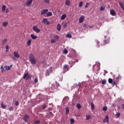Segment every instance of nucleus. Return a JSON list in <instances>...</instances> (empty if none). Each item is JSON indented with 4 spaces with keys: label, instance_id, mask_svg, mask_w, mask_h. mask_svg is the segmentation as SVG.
Masks as SVG:
<instances>
[{
    "label": "nucleus",
    "instance_id": "1",
    "mask_svg": "<svg viewBox=\"0 0 124 124\" xmlns=\"http://www.w3.org/2000/svg\"><path fill=\"white\" fill-rule=\"evenodd\" d=\"M29 60L31 63V64H33V65H34V64L36 63V60H35V58H34L33 54H31L30 55Z\"/></svg>",
    "mask_w": 124,
    "mask_h": 124
},
{
    "label": "nucleus",
    "instance_id": "2",
    "mask_svg": "<svg viewBox=\"0 0 124 124\" xmlns=\"http://www.w3.org/2000/svg\"><path fill=\"white\" fill-rule=\"evenodd\" d=\"M54 39H51V43L54 44V43H56V42H57V41H58V40H59V39H60V37L58 35H56L54 36Z\"/></svg>",
    "mask_w": 124,
    "mask_h": 124
},
{
    "label": "nucleus",
    "instance_id": "3",
    "mask_svg": "<svg viewBox=\"0 0 124 124\" xmlns=\"http://www.w3.org/2000/svg\"><path fill=\"white\" fill-rule=\"evenodd\" d=\"M23 79H26V80H29L31 78V76L29 75V73H26L23 75Z\"/></svg>",
    "mask_w": 124,
    "mask_h": 124
},
{
    "label": "nucleus",
    "instance_id": "4",
    "mask_svg": "<svg viewBox=\"0 0 124 124\" xmlns=\"http://www.w3.org/2000/svg\"><path fill=\"white\" fill-rule=\"evenodd\" d=\"M33 31H35V32H36V33H39V32H40V30L39 29L37 28V26H34L33 27Z\"/></svg>",
    "mask_w": 124,
    "mask_h": 124
},
{
    "label": "nucleus",
    "instance_id": "5",
    "mask_svg": "<svg viewBox=\"0 0 124 124\" xmlns=\"http://www.w3.org/2000/svg\"><path fill=\"white\" fill-rule=\"evenodd\" d=\"M84 20H85V16H81L79 18V24L83 23V22H84Z\"/></svg>",
    "mask_w": 124,
    "mask_h": 124
},
{
    "label": "nucleus",
    "instance_id": "6",
    "mask_svg": "<svg viewBox=\"0 0 124 124\" xmlns=\"http://www.w3.org/2000/svg\"><path fill=\"white\" fill-rule=\"evenodd\" d=\"M100 69V67L98 65H96L93 66L94 71H98Z\"/></svg>",
    "mask_w": 124,
    "mask_h": 124
},
{
    "label": "nucleus",
    "instance_id": "7",
    "mask_svg": "<svg viewBox=\"0 0 124 124\" xmlns=\"http://www.w3.org/2000/svg\"><path fill=\"white\" fill-rule=\"evenodd\" d=\"M43 23H44V24H46V26L50 25V22L48 21L47 18H44L43 20Z\"/></svg>",
    "mask_w": 124,
    "mask_h": 124
},
{
    "label": "nucleus",
    "instance_id": "8",
    "mask_svg": "<svg viewBox=\"0 0 124 124\" xmlns=\"http://www.w3.org/2000/svg\"><path fill=\"white\" fill-rule=\"evenodd\" d=\"M48 11H49V10L47 9H44L41 12V15H45V14H47Z\"/></svg>",
    "mask_w": 124,
    "mask_h": 124
},
{
    "label": "nucleus",
    "instance_id": "9",
    "mask_svg": "<svg viewBox=\"0 0 124 124\" xmlns=\"http://www.w3.org/2000/svg\"><path fill=\"white\" fill-rule=\"evenodd\" d=\"M33 0H28L26 2V5L27 6H30L32 3V1Z\"/></svg>",
    "mask_w": 124,
    "mask_h": 124
},
{
    "label": "nucleus",
    "instance_id": "10",
    "mask_svg": "<svg viewBox=\"0 0 124 124\" xmlns=\"http://www.w3.org/2000/svg\"><path fill=\"white\" fill-rule=\"evenodd\" d=\"M109 123V117H108V115H107L105 117V118L103 120V123Z\"/></svg>",
    "mask_w": 124,
    "mask_h": 124
},
{
    "label": "nucleus",
    "instance_id": "11",
    "mask_svg": "<svg viewBox=\"0 0 124 124\" xmlns=\"http://www.w3.org/2000/svg\"><path fill=\"white\" fill-rule=\"evenodd\" d=\"M14 56L16 57V58H20V54H19V53L16 51L14 52Z\"/></svg>",
    "mask_w": 124,
    "mask_h": 124
},
{
    "label": "nucleus",
    "instance_id": "12",
    "mask_svg": "<svg viewBox=\"0 0 124 124\" xmlns=\"http://www.w3.org/2000/svg\"><path fill=\"white\" fill-rule=\"evenodd\" d=\"M110 14L111 15H112V16H115L116 13V12L115 11V10L111 9L110 10Z\"/></svg>",
    "mask_w": 124,
    "mask_h": 124
},
{
    "label": "nucleus",
    "instance_id": "13",
    "mask_svg": "<svg viewBox=\"0 0 124 124\" xmlns=\"http://www.w3.org/2000/svg\"><path fill=\"white\" fill-rule=\"evenodd\" d=\"M13 65H10V66H4V68H5V70H10V68H11V67H12Z\"/></svg>",
    "mask_w": 124,
    "mask_h": 124
},
{
    "label": "nucleus",
    "instance_id": "14",
    "mask_svg": "<svg viewBox=\"0 0 124 124\" xmlns=\"http://www.w3.org/2000/svg\"><path fill=\"white\" fill-rule=\"evenodd\" d=\"M53 14L51 12H48L46 14V17H51V16H52Z\"/></svg>",
    "mask_w": 124,
    "mask_h": 124
},
{
    "label": "nucleus",
    "instance_id": "15",
    "mask_svg": "<svg viewBox=\"0 0 124 124\" xmlns=\"http://www.w3.org/2000/svg\"><path fill=\"white\" fill-rule=\"evenodd\" d=\"M65 3V5H67V6H69V5H70V0H66Z\"/></svg>",
    "mask_w": 124,
    "mask_h": 124
},
{
    "label": "nucleus",
    "instance_id": "16",
    "mask_svg": "<svg viewBox=\"0 0 124 124\" xmlns=\"http://www.w3.org/2000/svg\"><path fill=\"white\" fill-rule=\"evenodd\" d=\"M28 119H29V115H26L23 118V120L24 121V122H28Z\"/></svg>",
    "mask_w": 124,
    "mask_h": 124
},
{
    "label": "nucleus",
    "instance_id": "17",
    "mask_svg": "<svg viewBox=\"0 0 124 124\" xmlns=\"http://www.w3.org/2000/svg\"><path fill=\"white\" fill-rule=\"evenodd\" d=\"M119 5L123 10L124 11V4L122 2H119Z\"/></svg>",
    "mask_w": 124,
    "mask_h": 124
},
{
    "label": "nucleus",
    "instance_id": "18",
    "mask_svg": "<svg viewBox=\"0 0 124 124\" xmlns=\"http://www.w3.org/2000/svg\"><path fill=\"white\" fill-rule=\"evenodd\" d=\"M31 39L29 40L27 43V46H31Z\"/></svg>",
    "mask_w": 124,
    "mask_h": 124
},
{
    "label": "nucleus",
    "instance_id": "19",
    "mask_svg": "<svg viewBox=\"0 0 124 124\" xmlns=\"http://www.w3.org/2000/svg\"><path fill=\"white\" fill-rule=\"evenodd\" d=\"M65 110L66 111V115H68V113H69V108H68V107H66L65 108Z\"/></svg>",
    "mask_w": 124,
    "mask_h": 124
},
{
    "label": "nucleus",
    "instance_id": "20",
    "mask_svg": "<svg viewBox=\"0 0 124 124\" xmlns=\"http://www.w3.org/2000/svg\"><path fill=\"white\" fill-rule=\"evenodd\" d=\"M31 37L32 39H33V40L36 39V38H37V36L34 35V34H31Z\"/></svg>",
    "mask_w": 124,
    "mask_h": 124
},
{
    "label": "nucleus",
    "instance_id": "21",
    "mask_svg": "<svg viewBox=\"0 0 124 124\" xmlns=\"http://www.w3.org/2000/svg\"><path fill=\"white\" fill-rule=\"evenodd\" d=\"M92 118V115H86V120H87V121L91 119V118Z\"/></svg>",
    "mask_w": 124,
    "mask_h": 124
},
{
    "label": "nucleus",
    "instance_id": "22",
    "mask_svg": "<svg viewBox=\"0 0 124 124\" xmlns=\"http://www.w3.org/2000/svg\"><path fill=\"white\" fill-rule=\"evenodd\" d=\"M7 42V39H4V40H2V45H4L5 43Z\"/></svg>",
    "mask_w": 124,
    "mask_h": 124
},
{
    "label": "nucleus",
    "instance_id": "23",
    "mask_svg": "<svg viewBox=\"0 0 124 124\" xmlns=\"http://www.w3.org/2000/svg\"><path fill=\"white\" fill-rule=\"evenodd\" d=\"M105 9V6L103 5L100 8V11H103Z\"/></svg>",
    "mask_w": 124,
    "mask_h": 124
},
{
    "label": "nucleus",
    "instance_id": "24",
    "mask_svg": "<svg viewBox=\"0 0 124 124\" xmlns=\"http://www.w3.org/2000/svg\"><path fill=\"white\" fill-rule=\"evenodd\" d=\"M1 107L2 109H5L6 108V105H5L3 103H2L1 104Z\"/></svg>",
    "mask_w": 124,
    "mask_h": 124
},
{
    "label": "nucleus",
    "instance_id": "25",
    "mask_svg": "<svg viewBox=\"0 0 124 124\" xmlns=\"http://www.w3.org/2000/svg\"><path fill=\"white\" fill-rule=\"evenodd\" d=\"M65 18H66V15L65 14L62 15L61 16V20H64Z\"/></svg>",
    "mask_w": 124,
    "mask_h": 124
},
{
    "label": "nucleus",
    "instance_id": "26",
    "mask_svg": "<svg viewBox=\"0 0 124 124\" xmlns=\"http://www.w3.org/2000/svg\"><path fill=\"white\" fill-rule=\"evenodd\" d=\"M8 25V22L6 21L2 23V26L3 27H6Z\"/></svg>",
    "mask_w": 124,
    "mask_h": 124
},
{
    "label": "nucleus",
    "instance_id": "27",
    "mask_svg": "<svg viewBox=\"0 0 124 124\" xmlns=\"http://www.w3.org/2000/svg\"><path fill=\"white\" fill-rule=\"evenodd\" d=\"M62 26H61V24H58L57 25V30L58 31H60L61 30Z\"/></svg>",
    "mask_w": 124,
    "mask_h": 124
},
{
    "label": "nucleus",
    "instance_id": "28",
    "mask_svg": "<svg viewBox=\"0 0 124 124\" xmlns=\"http://www.w3.org/2000/svg\"><path fill=\"white\" fill-rule=\"evenodd\" d=\"M108 82L109 84H112L113 83V79L111 78H108Z\"/></svg>",
    "mask_w": 124,
    "mask_h": 124
},
{
    "label": "nucleus",
    "instance_id": "29",
    "mask_svg": "<svg viewBox=\"0 0 124 124\" xmlns=\"http://www.w3.org/2000/svg\"><path fill=\"white\" fill-rule=\"evenodd\" d=\"M5 9H6V6L4 5L2 6V11L4 12V11H5Z\"/></svg>",
    "mask_w": 124,
    "mask_h": 124
},
{
    "label": "nucleus",
    "instance_id": "30",
    "mask_svg": "<svg viewBox=\"0 0 124 124\" xmlns=\"http://www.w3.org/2000/svg\"><path fill=\"white\" fill-rule=\"evenodd\" d=\"M48 115L49 118H51L52 117H53V113L51 111L49 112Z\"/></svg>",
    "mask_w": 124,
    "mask_h": 124
},
{
    "label": "nucleus",
    "instance_id": "31",
    "mask_svg": "<svg viewBox=\"0 0 124 124\" xmlns=\"http://www.w3.org/2000/svg\"><path fill=\"white\" fill-rule=\"evenodd\" d=\"M77 108H78V109H81L82 106H81V105H80V104H78L77 105Z\"/></svg>",
    "mask_w": 124,
    "mask_h": 124
},
{
    "label": "nucleus",
    "instance_id": "32",
    "mask_svg": "<svg viewBox=\"0 0 124 124\" xmlns=\"http://www.w3.org/2000/svg\"><path fill=\"white\" fill-rule=\"evenodd\" d=\"M91 109L92 110H94V105L93 103H91Z\"/></svg>",
    "mask_w": 124,
    "mask_h": 124
},
{
    "label": "nucleus",
    "instance_id": "33",
    "mask_svg": "<svg viewBox=\"0 0 124 124\" xmlns=\"http://www.w3.org/2000/svg\"><path fill=\"white\" fill-rule=\"evenodd\" d=\"M0 69H1V71L2 72V73H3V72H4V71H5V69L4 70V69L3 68V67L2 66H1L0 67Z\"/></svg>",
    "mask_w": 124,
    "mask_h": 124
},
{
    "label": "nucleus",
    "instance_id": "34",
    "mask_svg": "<svg viewBox=\"0 0 124 124\" xmlns=\"http://www.w3.org/2000/svg\"><path fill=\"white\" fill-rule=\"evenodd\" d=\"M82 5H83V1H81L78 4V7H82Z\"/></svg>",
    "mask_w": 124,
    "mask_h": 124
},
{
    "label": "nucleus",
    "instance_id": "35",
    "mask_svg": "<svg viewBox=\"0 0 124 124\" xmlns=\"http://www.w3.org/2000/svg\"><path fill=\"white\" fill-rule=\"evenodd\" d=\"M63 53H64V54H67V53H68V51L67 50V49H64L63 50Z\"/></svg>",
    "mask_w": 124,
    "mask_h": 124
},
{
    "label": "nucleus",
    "instance_id": "36",
    "mask_svg": "<svg viewBox=\"0 0 124 124\" xmlns=\"http://www.w3.org/2000/svg\"><path fill=\"white\" fill-rule=\"evenodd\" d=\"M119 117H121V113L120 112H118L116 114V118L118 119V118H119Z\"/></svg>",
    "mask_w": 124,
    "mask_h": 124
},
{
    "label": "nucleus",
    "instance_id": "37",
    "mask_svg": "<svg viewBox=\"0 0 124 124\" xmlns=\"http://www.w3.org/2000/svg\"><path fill=\"white\" fill-rule=\"evenodd\" d=\"M66 37H68V38H72V36L71 35L68 33L67 35H66Z\"/></svg>",
    "mask_w": 124,
    "mask_h": 124
},
{
    "label": "nucleus",
    "instance_id": "38",
    "mask_svg": "<svg viewBox=\"0 0 124 124\" xmlns=\"http://www.w3.org/2000/svg\"><path fill=\"white\" fill-rule=\"evenodd\" d=\"M9 51V46L8 45L6 46V52Z\"/></svg>",
    "mask_w": 124,
    "mask_h": 124
},
{
    "label": "nucleus",
    "instance_id": "39",
    "mask_svg": "<svg viewBox=\"0 0 124 124\" xmlns=\"http://www.w3.org/2000/svg\"><path fill=\"white\" fill-rule=\"evenodd\" d=\"M70 121H71V124H73L75 123V120H74V119H71Z\"/></svg>",
    "mask_w": 124,
    "mask_h": 124
},
{
    "label": "nucleus",
    "instance_id": "40",
    "mask_svg": "<svg viewBox=\"0 0 124 124\" xmlns=\"http://www.w3.org/2000/svg\"><path fill=\"white\" fill-rule=\"evenodd\" d=\"M106 79H103L102 81V83L103 84V85H105V84H106Z\"/></svg>",
    "mask_w": 124,
    "mask_h": 124
},
{
    "label": "nucleus",
    "instance_id": "41",
    "mask_svg": "<svg viewBox=\"0 0 124 124\" xmlns=\"http://www.w3.org/2000/svg\"><path fill=\"white\" fill-rule=\"evenodd\" d=\"M13 110H14V108H13V107H10L9 108V111H13Z\"/></svg>",
    "mask_w": 124,
    "mask_h": 124
},
{
    "label": "nucleus",
    "instance_id": "42",
    "mask_svg": "<svg viewBox=\"0 0 124 124\" xmlns=\"http://www.w3.org/2000/svg\"><path fill=\"white\" fill-rule=\"evenodd\" d=\"M44 2L46 3H50V0H44Z\"/></svg>",
    "mask_w": 124,
    "mask_h": 124
},
{
    "label": "nucleus",
    "instance_id": "43",
    "mask_svg": "<svg viewBox=\"0 0 124 124\" xmlns=\"http://www.w3.org/2000/svg\"><path fill=\"white\" fill-rule=\"evenodd\" d=\"M89 5H90V3L87 2L85 6V8H88V7H89Z\"/></svg>",
    "mask_w": 124,
    "mask_h": 124
},
{
    "label": "nucleus",
    "instance_id": "44",
    "mask_svg": "<svg viewBox=\"0 0 124 124\" xmlns=\"http://www.w3.org/2000/svg\"><path fill=\"white\" fill-rule=\"evenodd\" d=\"M103 111H107V107H104L103 108Z\"/></svg>",
    "mask_w": 124,
    "mask_h": 124
},
{
    "label": "nucleus",
    "instance_id": "45",
    "mask_svg": "<svg viewBox=\"0 0 124 124\" xmlns=\"http://www.w3.org/2000/svg\"><path fill=\"white\" fill-rule=\"evenodd\" d=\"M52 69H53V67H50V68H49V72H50V73H51V72H53V70H52Z\"/></svg>",
    "mask_w": 124,
    "mask_h": 124
},
{
    "label": "nucleus",
    "instance_id": "46",
    "mask_svg": "<svg viewBox=\"0 0 124 124\" xmlns=\"http://www.w3.org/2000/svg\"><path fill=\"white\" fill-rule=\"evenodd\" d=\"M15 105H16V106H19V102L16 101L15 104Z\"/></svg>",
    "mask_w": 124,
    "mask_h": 124
},
{
    "label": "nucleus",
    "instance_id": "47",
    "mask_svg": "<svg viewBox=\"0 0 124 124\" xmlns=\"http://www.w3.org/2000/svg\"><path fill=\"white\" fill-rule=\"evenodd\" d=\"M34 82L35 83H37V82H38V78H35L34 79Z\"/></svg>",
    "mask_w": 124,
    "mask_h": 124
},
{
    "label": "nucleus",
    "instance_id": "48",
    "mask_svg": "<svg viewBox=\"0 0 124 124\" xmlns=\"http://www.w3.org/2000/svg\"><path fill=\"white\" fill-rule=\"evenodd\" d=\"M34 123L35 124H40V121H39V120L35 121Z\"/></svg>",
    "mask_w": 124,
    "mask_h": 124
},
{
    "label": "nucleus",
    "instance_id": "49",
    "mask_svg": "<svg viewBox=\"0 0 124 124\" xmlns=\"http://www.w3.org/2000/svg\"><path fill=\"white\" fill-rule=\"evenodd\" d=\"M63 67H64V68H66V69H67V68H68V65H67L66 64L64 65Z\"/></svg>",
    "mask_w": 124,
    "mask_h": 124
},
{
    "label": "nucleus",
    "instance_id": "50",
    "mask_svg": "<svg viewBox=\"0 0 124 124\" xmlns=\"http://www.w3.org/2000/svg\"><path fill=\"white\" fill-rule=\"evenodd\" d=\"M42 109L43 110H44V109H46V106L45 105H44L43 106H42Z\"/></svg>",
    "mask_w": 124,
    "mask_h": 124
},
{
    "label": "nucleus",
    "instance_id": "51",
    "mask_svg": "<svg viewBox=\"0 0 124 124\" xmlns=\"http://www.w3.org/2000/svg\"><path fill=\"white\" fill-rule=\"evenodd\" d=\"M97 47H98V48H99L100 47V46L99 45V41H97Z\"/></svg>",
    "mask_w": 124,
    "mask_h": 124
},
{
    "label": "nucleus",
    "instance_id": "52",
    "mask_svg": "<svg viewBox=\"0 0 124 124\" xmlns=\"http://www.w3.org/2000/svg\"><path fill=\"white\" fill-rule=\"evenodd\" d=\"M46 75H50V73H49V71H46Z\"/></svg>",
    "mask_w": 124,
    "mask_h": 124
},
{
    "label": "nucleus",
    "instance_id": "53",
    "mask_svg": "<svg viewBox=\"0 0 124 124\" xmlns=\"http://www.w3.org/2000/svg\"><path fill=\"white\" fill-rule=\"evenodd\" d=\"M9 12V9H6V13H8Z\"/></svg>",
    "mask_w": 124,
    "mask_h": 124
},
{
    "label": "nucleus",
    "instance_id": "54",
    "mask_svg": "<svg viewBox=\"0 0 124 124\" xmlns=\"http://www.w3.org/2000/svg\"><path fill=\"white\" fill-rule=\"evenodd\" d=\"M112 85L113 86H115V85H116L117 83L115 81H113V82H112Z\"/></svg>",
    "mask_w": 124,
    "mask_h": 124
},
{
    "label": "nucleus",
    "instance_id": "55",
    "mask_svg": "<svg viewBox=\"0 0 124 124\" xmlns=\"http://www.w3.org/2000/svg\"><path fill=\"white\" fill-rule=\"evenodd\" d=\"M42 63L43 64H46V63H47V62H46V61H43V62H42Z\"/></svg>",
    "mask_w": 124,
    "mask_h": 124
},
{
    "label": "nucleus",
    "instance_id": "56",
    "mask_svg": "<svg viewBox=\"0 0 124 124\" xmlns=\"http://www.w3.org/2000/svg\"><path fill=\"white\" fill-rule=\"evenodd\" d=\"M116 79L117 81H118V80L120 79V77H117Z\"/></svg>",
    "mask_w": 124,
    "mask_h": 124
},
{
    "label": "nucleus",
    "instance_id": "57",
    "mask_svg": "<svg viewBox=\"0 0 124 124\" xmlns=\"http://www.w3.org/2000/svg\"><path fill=\"white\" fill-rule=\"evenodd\" d=\"M104 43H106V44H107V40H105L104 41Z\"/></svg>",
    "mask_w": 124,
    "mask_h": 124
},
{
    "label": "nucleus",
    "instance_id": "58",
    "mask_svg": "<svg viewBox=\"0 0 124 124\" xmlns=\"http://www.w3.org/2000/svg\"><path fill=\"white\" fill-rule=\"evenodd\" d=\"M63 26L64 28H66V26H67L66 23H65Z\"/></svg>",
    "mask_w": 124,
    "mask_h": 124
},
{
    "label": "nucleus",
    "instance_id": "59",
    "mask_svg": "<svg viewBox=\"0 0 124 124\" xmlns=\"http://www.w3.org/2000/svg\"><path fill=\"white\" fill-rule=\"evenodd\" d=\"M93 27V26H89V28H90V29H92V28Z\"/></svg>",
    "mask_w": 124,
    "mask_h": 124
},
{
    "label": "nucleus",
    "instance_id": "60",
    "mask_svg": "<svg viewBox=\"0 0 124 124\" xmlns=\"http://www.w3.org/2000/svg\"><path fill=\"white\" fill-rule=\"evenodd\" d=\"M122 107H123V109H124V104H123L122 105Z\"/></svg>",
    "mask_w": 124,
    "mask_h": 124
},
{
    "label": "nucleus",
    "instance_id": "61",
    "mask_svg": "<svg viewBox=\"0 0 124 124\" xmlns=\"http://www.w3.org/2000/svg\"><path fill=\"white\" fill-rule=\"evenodd\" d=\"M52 86H53V87H54V88H55V89L57 88V87H56V86H55V85H53Z\"/></svg>",
    "mask_w": 124,
    "mask_h": 124
},
{
    "label": "nucleus",
    "instance_id": "62",
    "mask_svg": "<svg viewBox=\"0 0 124 124\" xmlns=\"http://www.w3.org/2000/svg\"><path fill=\"white\" fill-rule=\"evenodd\" d=\"M78 86L80 87L81 86V84H78Z\"/></svg>",
    "mask_w": 124,
    "mask_h": 124
},
{
    "label": "nucleus",
    "instance_id": "63",
    "mask_svg": "<svg viewBox=\"0 0 124 124\" xmlns=\"http://www.w3.org/2000/svg\"><path fill=\"white\" fill-rule=\"evenodd\" d=\"M13 60H15V57H13Z\"/></svg>",
    "mask_w": 124,
    "mask_h": 124
},
{
    "label": "nucleus",
    "instance_id": "64",
    "mask_svg": "<svg viewBox=\"0 0 124 124\" xmlns=\"http://www.w3.org/2000/svg\"><path fill=\"white\" fill-rule=\"evenodd\" d=\"M118 109H120V107L118 106Z\"/></svg>",
    "mask_w": 124,
    "mask_h": 124
}]
</instances>
